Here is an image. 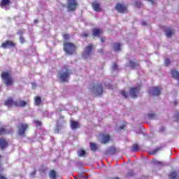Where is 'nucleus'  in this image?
I'll use <instances>...</instances> for the list:
<instances>
[{
	"label": "nucleus",
	"mask_w": 179,
	"mask_h": 179,
	"mask_svg": "<svg viewBox=\"0 0 179 179\" xmlns=\"http://www.w3.org/2000/svg\"><path fill=\"white\" fill-rule=\"evenodd\" d=\"M76 50V47H75V45L73 43H66L64 45V50L69 55H72V54L75 52Z\"/></svg>",
	"instance_id": "nucleus-3"
},
{
	"label": "nucleus",
	"mask_w": 179,
	"mask_h": 179,
	"mask_svg": "<svg viewBox=\"0 0 179 179\" xmlns=\"http://www.w3.org/2000/svg\"><path fill=\"white\" fill-rule=\"evenodd\" d=\"M34 122L36 124V127H41V122L38 120H34Z\"/></svg>",
	"instance_id": "nucleus-37"
},
{
	"label": "nucleus",
	"mask_w": 179,
	"mask_h": 179,
	"mask_svg": "<svg viewBox=\"0 0 179 179\" xmlns=\"http://www.w3.org/2000/svg\"><path fill=\"white\" fill-rule=\"evenodd\" d=\"M27 124L24 123H20L18 125V135H24V133L26 132V129L28 128Z\"/></svg>",
	"instance_id": "nucleus-7"
},
{
	"label": "nucleus",
	"mask_w": 179,
	"mask_h": 179,
	"mask_svg": "<svg viewBox=\"0 0 179 179\" xmlns=\"http://www.w3.org/2000/svg\"><path fill=\"white\" fill-rule=\"evenodd\" d=\"M92 8L95 12H100L101 10V8L100 7V4L97 2L92 3Z\"/></svg>",
	"instance_id": "nucleus-18"
},
{
	"label": "nucleus",
	"mask_w": 179,
	"mask_h": 179,
	"mask_svg": "<svg viewBox=\"0 0 179 179\" xmlns=\"http://www.w3.org/2000/svg\"><path fill=\"white\" fill-rule=\"evenodd\" d=\"M15 107H25L27 102L22 100H17L14 103Z\"/></svg>",
	"instance_id": "nucleus-15"
},
{
	"label": "nucleus",
	"mask_w": 179,
	"mask_h": 179,
	"mask_svg": "<svg viewBox=\"0 0 179 179\" xmlns=\"http://www.w3.org/2000/svg\"><path fill=\"white\" fill-rule=\"evenodd\" d=\"M148 118H150V120H153V118H155V114L149 113Z\"/></svg>",
	"instance_id": "nucleus-39"
},
{
	"label": "nucleus",
	"mask_w": 179,
	"mask_h": 179,
	"mask_svg": "<svg viewBox=\"0 0 179 179\" xmlns=\"http://www.w3.org/2000/svg\"><path fill=\"white\" fill-rule=\"evenodd\" d=\"M159 150H162V148H157L155 150L150 151V155H156Z\"/></svg>",
	"instance_id": "nucleus-32"
},
{
	"label": "nucleus",
	"mask_w": 179,
	"mask_h": 179,
	"mask_svg": "<svg viewBox=\"0 0 179 179\" xmlns=\"http://www.w3.org/2000/svg\"><path fill=\"white\" fill-rule=\"evenodd\" d=\"M4 105L6 107H11V106H15V101L12 98H9L5 101Z\"/></svg>",
	"instance_id": "nucleus-17"
},
{
	"label": "nucleus",
	"mask_w": 179,
	"mask_h": 179,
	"mask_svg": "<svg viewBox=\"0 0 179 179\" xmlns=\"http://www.w3.org/2000/svg\"><path fill=\"white\" fill-rule=\"evenodd\" d=\"M37 22H38V20H34V23H37Z\"/></svg>",
	"instance_id": "nucleus-51"
},
{
	"label": "nucleus",
	"mask_w": 179,
	"mask_h": 179,
	"mask_svg": "<svg viewBox=\"0 0 179 179\" xmlns=\"http://www.w3.org/2000/svg\"><path fill=\"white\" fill-rule=\"evenodd\" d=\"M124 127H125L124 125H122V126L120 127V129H124Z\"/></svg>",
	"instance_id": "nucleus-49"
},
{
	"label": "nucleus",
	"mask_w": 179,
	"mask_h": 179,
	"mask_svg": "<svg viewBox=\"0 0 179 179\" xmlns=\"http://www.w3.org/2000/svg\"><path fill=\"white\" fill-rule=\"evenodd\" d=\"M17 34H18L20 36H23L24 34V29H20L17 32Z\"/></svg>",
	"instance_id": "nucleus-36"
},
{
	"label": "nucleus",
	"mask_w": 179,
	"mask_h": 179,
	"mask_svg": "<svg viewBox=\"0 0 179 179\" xmlns=\"http://www.w3.org/2000/svg\"><path fill=\"white\" fill-rule=\"evenodd\" d=\"M112 71L113 72H117L118 71V66H117L116 63H114L112 66Z\"/></svg>",
	"instance_id": "nucleus-33"
},
{
	"label": "nucleus",
	"mask_w": 179,
	"mask_h": 179,
	"mask_svg": "<svg viewBox=\"0 0 179 179\" xmlns=\"http://www.w3.org/2000/svg\"><path fill=\"white\" fill-rule=\"evenodd\" d=\"M154 164H159L160 162L159 161L154 160L153 161Z\"/></svg>",
	"instance_id": "nucleus-44"
},
{
	"label": "nucleus",
	"mask_w": 179,
	"mask_h": 179,
	"mask_svg": "<svg viewBox=\"0 0 179 179\" xmlns=\"http://www.w3.org/2000/svg\"><path fill=\"white\" fill-rule=\"evenodd\" d=\"M162 90L159 87H152L149 90V93L152 96H159L161 93Z\"/></svg>",
	"instance_id": "nucleus-9"
},
{
	"label": "nucleus",
	"mask_w": 179,
	"mask_h": 179,
	"mask_svg": "<svg viewBox=\"0 0 179 179\" xmlns=\"http://www.w3.org/2000/svg\"><path fill=\"white\" fill-rule=\"evenodd\" d=\"M1 1H9V0H1Z\"/></svg>",
	"instance_id": "nucleus-54"
},
{
	"label": "nucleus",
	"mask_w": 179,
	"mask_h": 179,
	"mask_svg": "<svg viewBox=\"0 0 179 179\" xmlns=\"http://www.w3.org/2000/svg\"><path fill=\"white\" fill-rule=\"evenodd\" d=\"M69 1H75V0H69Z\"/></svg>",
	"instance_id": "nucleus-55"
},
{
	"label": "nucleus",
	"mask_w": 179,
	"mask_h": 179,
	"mask_svg": "<svg viewBox=\"0 0 179 179\" xmlns=\"http://www.w3.org/2000/svg\"><path fill=\"white\" fill-rule=\"evenodd\" d=\"M165 64L166 65V66H169V65H170V59H166L165 60Z\"/></svg>",
	"instance_id": "nucleus-41"
},
{
	"label": "nucleus",
	"mask_w": 179,
	"mask_h": 179,
	"mask_svg": "<svg viewBox=\"0 0 179 179\" xmlns=\"http://www.w3.org/2000/svg\"><path fill=\"white\" fill-rule=\"evenodd\" d=\"M24 38H23V36H20V43H21V44H23V43H24Z\"/></svg>",
	"instance_id": "nucleus-38"
},
{
	"label": "nucleus",
	"mask_w": 179,
	"mask_h": 179,
	"mask_svg": "<svg viewBox=\"0 0 179 179\" xmlns=\"http://www.w3.org/2000/svg\"><path fill=\"white\" fill-rule=\"evenodd\" d=\"M78 8V3L76 1H69L67 3V10L68 12H72Z\"/></svg>",
	"instance_id": "nucleus-6"
},
{
	"label": "nucleus",
	"mask_w": 179,
	"mask_h": 179,
	"mask_svg": "<svg viewBox=\"0 0 179 179\" xmlns=\"http://www.w3.org/2000/svg\"><path fill=\"white\" fill-rule=\"evenodd\" d=\"M92 50L93 46L91 44L87 46L83 52V58H84V59H87V58H90V55H92Z\"/></svg>",
	"instance_id": "nucleus-4"
},
{
	"label": "nucleus",
	"mask_w": 179,
	"mask_h": 179,
	"mask_svg": "<svg viewBox=\"0 0 179 179\" xmlns=\"http://www.w3.org/2000/svg\"><path fill=\"white\" fill-rule=\"evenodd\" d=\"M36 176V171L31 173V177H34Z\"/></svg>",
	"instance_id": "nucleus-45"
},
{
	"label": "nucleus",
	"mask_w": 179,
	"mask_h": 179,
	"mask_svg": "<svg viewBox=\"0 0 179 179\" xmlns=\"http://www.w3.org/2000/svg\"><path fill=\"white\" fill-rule=\"evenodd\" d=\"M0 179H6V178L3 176L0 175Z\"/></svg>",
	"instance_id": "nucleus-47"
},
{
	"label": "nucleus",
	"mask_w": 179,
	"mask_h": 179,
	"mask_svg": "<svg viewBox=\"0 0 179 179\" xmlns=\"http://www.w3.org/2000/svg\"><path fill=\"white\" fill-rule=\"evenodd\" d=\"M175 118L176 119V121H179V113H177L175 115Z\"/></svg>",
	"instance_id": "nucleus-42"
},
{
	"label": "nucleus",
	"mask_w": 179,
	"mask_h": 179,
	"mask_svg": "<svg viewBox=\"0 0 179 179\" xmlns=\"http://www.w3.org/2000/svg\"><path fill=\"white\" fill-rule=\"evenodd\" d=\"M69 76H71V71L68 68L64 67L59 73V78L61 82H66L69 79Z\"/></svg>",
	"instance_id": "nucleus-1"
},
{
	"label": "nucleus",
	"mask_w": 179,
	"mask_h": 179,
	"mask_svg": "<svg viewBox=\"0 0 179 179\" xmlns=\"http://www.w3.org/2000/svg\"><path fill=\"white\" fill-rule=\"evenodd\" d=\"M86 155V152L83 150H80L78 152V157H82L83 156H85Z\"/></svg>",
	"instance_id": "nucleus-29"
},
{
	"label": "nucleus",
	"mask_w": 179,
	"mask_h": 179,
	"mask_svg": "<svg viewBox=\"0 0 179 179\" xmlns=\"http://www.w3.org/2000/svg\"><path fill=\"white\" fill-rule=\"evenodd\" d=\"M150 2H151V3H152V4H153L155 1H151Z\"/></svg>",
	"instance_id": "nucleus-53"
},
{
	"label": "nucleus",
	"mask_w": 179,
	"mask_h": 179,
	"mask_svg": "<svg viewBox=\"0 0 179 179\" xmlns=\"http://www.w3.org/2000/svg\"><path fill=\"white\" fill-rule=\"evenodd\" d=\"M70 125L71 129H77L78 127L79 126V122L73 120L70 121Z\"/></svg>",
	"instance_id": "nucleus-20"
},
{
	"label": "nucleus",
	"mask_w": 179,
	"mask_h": 179,
	"mask_svg": "<svg viewBox=\"0 0 179 179\" xmlns=\"http://www.w3.org/2000/svg\"><path fill=\"white\" fill-rule=\"evenodd\" d=\"M101 43H104V39L103 38H101Z\"/></svg>",
	"instance_id": "nucleus-50"
},
{
	"label": "nucleus",
	"mask_w": 179,
	"mask_h": 179,
	"mask_svg": "<svg viewBox=\"0 0 179 179\" xmlns=\"http://www.w3.org/2000/svg\"><path fill=\"white\" fill-rule=\"evenodd\" d=\"M115 9L118 13H128V6L125 4L117 3Z\"/></svg>",
	"instance_id": "nucleus-5"
},
{
	"label": "nucleus",
	"mask_w": 179,
	"mask_h": 179,
	"mask_svg": "<svg viewBox=\"0 0 179 179\" xmlns=\"http://www.w3.org/2000/svg\"><path fill=\"white\" fill-rule=\"evenodd\" d=\"M41 104V98L39 96L35 97V106H40Z\"/></svg>",
	"instance_id": "nucleus-28"
},
{
	"label": "nucleus",
	"mask_w": 179,
	"mask_h": 179,
	"mask_svg": "<svg viewBox=\"0 0 179 179\" xmlns=\"http://www.w3.org/2000/svg\"><path fill=\"white\" fill-rule=\"evenodd\" d=\"M128 177H132L134 176V171H130L128 174H127Z\"/></svg>",
	"instance_id": "nucleus-40"
},
{
	"label": "nucleus",
	"mask_w": 179,
	"mask_h": 179,
	"mask_svg": "<svg viewBox=\"0 0 179 179\" xmlns=\"http://www.w3.org/2000/svg\"><path fill=\"white\" fill-rule=\"evenodd\" d=\"M115 153V148L110 147L107 150V155H114Z\"/></svg>",
	"instance_id": "nucleus-23"
},
{
	"label": "nucleus",
	"mask_w": 179,
	"mask_h": 179,
	"mask_svg": "<svg viewBox=\"0 0 179 179\" xmlns=\"http://www.w3.org/2000/svg\"><path fill=\"white\" fill-rule=\"evenodd\" d=\"M49 176L50 179H55L57 178V173L55 172V171H51L49 173Z\"/></svg>",
	"instance_id": "nucleus-24"
},
{
	"label": "nucleus",
	"mask_w": 179,
	"mask_h": 179,
	"mask_svg": "<svg viewBox=\"0 0 179 179\" xmlns=\"http://www.w3.org/2000/svg\"><path fill=\"white\" fill-rule=\"evenodd\" d=\"M92 92H94V93L96 94L98 96H101V94H103V85H97L93 87Z\"/></svg>",
	"instance_id": "nucleus-10"
},
{
	"label": "nucleus",
	"mask_w": 179,
	"mask_h": 179,
	"mask_svg": "<svg viewBox=\"0 0 179 179\" xmlns=\"http://www.w3.org/2000/svg\"><path fill=\"white\" fill-rule=\"evenodd\" d=\"M141 24H142V26H146V22L143 21V22H141Z\"/></svg>",
	"instance_id": "nucleus-46"
},
{
	"label": "nucleus",
	"mask_w": 179,
	"mask_h": 179,
	"mask_svg": "<svg viewBox=\"0 0 179 179\" xmlns=\"http://www.w3.org/2000/svg\"><path fill=\"white\" fill-rule=\"evenodd\" d=\"M13 130L10 127L0 128V136L12 134Z\"/></svg>",
	"instance_id": "nucleus-12"
},
{
	"label": "nucleus",
	"mask_w": 179,
	"mask_h": 179,
	"mask_svg": "<svg viewBox=\"0 0 179 179\" xmlns=\"http://www.w3.org/2000/svg\"><path fill=\"white\" fill-rule=\"evenodd\" d=\"M64 40H68V39H69V36L68 34H65V35H64Z\"/></svg>",
	"instance_id": "nucleus-43"
},
{
	"label": "nucleus",
	"mask_w": 179,
	"mask_h": 179,
	"mask_svg": "<svg viewBox=\"0 0 179 179\" xmlns=\"http://www.w3.org/2000/svg\"><path fill=\"white\" fill-rule=\"evenodd\" d=\"M140 91L141 88L139 87H132L129 90V94L133 99H136V97L138 96L137 94L138 93H139Z\"/></svg>",
	"instance_id": "nucleus-8"
},
{
	"label": "nucleus",
	"mask_w": 179,
	"mask_h": 179,
	"mask_svg": "<svg viewBox=\"0 0 179 179\" xmlns=\"http://www.w3.org/2000/svg\"><path fill=\"white\" fill-rule=\"evenodd\" d=\"M100 33H101V31L99 29L94 28L93 29V36L94 37H98V36H100Z\"/></svg>",
	"instance_id": "nucleus-22"
},
{
	"label": "nucleus",
	"mask_w": 179,
	"mask_h": 179,
	"mask_svg": "<svg viewBox=\"0 0 179 179\" xmlns=\"http://www.w3.org/2000/svg\"><path fill=\"white\" fill-rule=\"evenodd\" d=\"M165 129H166V128H164V127L161 128V131H164Z\"/></svg>",
	"instance_id": "nucleus-52"
},
{
	"label": "nucleus",
	"mask_w": 179,
	"mask_h": 179,
	"mask_svg": "<svg viewBox=\"0 0 179 179\" xmlns=\"http://www.w3.org/2000/svg\"><path fill=\"white\" fill-rule=\"evenodd\" d=\"M8 143L6 140L3 138H0V149L1 150H5L8 146Z\"/></svg>",
	"instance_id": "nucleus-13"
},
{
	"label": "nucleus",
	"mask_w": 179,
	"mask_h": 179,
	"mask_svg": "<svg viewBox=\"0 0 179 179\" xmlns=\"http://www.w3.org/2000/svg\"><path fill=\"white\" fill-rule=\"evenodd\" d=\"M1 79H3L7 86H10L13 83V78H12V76L8 72H3L1 73Z\"/></svg>",
	"instance_id": "nucleus-2"
},
{
	"label": "nucleus",
	"mask_w": 179,
	"mask_h": 179,
	"mask_svg": "<svg viewBox=\"0 0 179 179\" xmlns=\"http://www.w3.org/2000/svg\"><path fill=\"white\" fill-rule=\"evenodd\" d=\"M16 44L10 41H6L1 44L2 48H12Z\"/></svg>",
	"instance_id": "nucleus-11"
},
{
	"label": "nucleus",
	"mask_w": 179,
	"mask_h": 179,
	"mask_svg": "<svg viewBox=\"0 0 179 179\" xmlns=\"http://www.w3.org/2000/svg\"><path fill=\"white\" fill-rule=\"evenodd\" d=\"M120 94L123 97H124V99H128V96H129V94L127 93L124 90H122Z\"/></svg>",
	"instance_id": "nucleus-34"
},
{
	"label": "nucleus",
	"mask_w": 179,
	"mask_h": 179,
	"mask_svg": "<svg viewBox=\"0 0 179 179\" xmlns=\"http://www.w3.org/2000/svg\"><path fill=\"white\" fill-rule=\"evenodd\" d=\"M129 66H130V68H131V69H138L139 64L136 63L132 60H130Z\"/></svg>",
	"instance_id": "nucleus-16"
},
{
	"label": "nucleus",
	"mask_w": 179,
	"mask_h": 179,
	"mask_svg": "<svg viewBox=\"0 0 179 179\" xmlns=\"http://www.w3.org/2000/svg\"><path fill=\"white\" fill-rule=\"evenodd\" d=\"M113 48L115 51H120L121 50V44L119 43L113 44Z\"/></svg>",
	"instance_id": "nucleus-27"
},
{
	"label": "nucleus",
	"mask_w": 179,
	"mask_h": 179,
	"mask_svg": "<svg viewBox=\"0 0 179 179\" xmlns=\"http://www.w3.org/2000/svg\"><path fill=\"white\" fill-rule=\"evenodd\" d=\"M110 136L109 135H102V138L101 139V142L102 143H107V142H108V141H110Z\"/></svg>",
	"instance_id": "nucleus-21"
},
{
	"label": "nucleus",
	"mask_w": 179,
	"mask_h": 179,
	"mask_svg": "<svg viewBox=\"0 0 179 179\" xmlns=\"http://www.w3.org/2000/svg\"><path fill=\"white\" fill-rule=\"evenodd\" d=\"M65 123V120H64V117L61 116L59 120L57 122V128H59V127H62Z\"/></svg>",
	"instance_id": "nucleus-19"
},
{
	"label": "nucleus",
	"mask_w": 179,
	"mask_h": 179,
	"mask_svg": "<svg viewBox=\"0 0 179 179\" xmlns=\"http://www.w3.org/2000/svg\"><path fill=\"white\" fill-rule=\"evenodd\" d=\"M178 175L177 174V172H172L171 173V174L169 175V178L170 179H176L177 178V176Z\"/></svg>",
	"instance_id": "nucleus-30"
},
{
	"label": "nucleus",
	"mask_w": 179,
	"mask_h": 179,
	"mask_svg": "<svg viewBox=\"0 0 179 179\" xmlns=\"http://www.w3.org/2000/svg\"><path fill=\"white\" fill-rule=\"evenodd\" d=\"M87 34L85 33V34H83V37H87Z\"/></svg>",
	"instance_id": "nucleus-48"
},
{
	"label": "nucleus",
	"mask_w": 179,
	"mask_h": 179,
	"mask_svg": "<svg viewBox=\"0 0 179 179\" xmlns=\"http://www.w3.org/2000/svg\"><path fill=\"white\" fill-rule=\"evenodd\" d=\"M90 146L91 148V150H92V152H96V150H97V145L94 143H90Z\"/></svg>",
	"instance_id": "nucleus-25"
},
{
	"label": "nucleus",
	"mask_w": 179,
	"mask_h": 179,
	"mask_svg": "<svg viewBox=\"0 0 179 179\" xmlns=\"http://www.w3.org/2000/svg\"><path fill=\"white\" fill-rule=\"evenodd\" d=\"M138 150H139V146L138 144L133 145L131 152H138Z\"/></svg>",
	"instance_id": "nucleus-31"
},
{
	"label": "nucleus",
	"mask_w": 179,
	"mask_h": 179,
	"mask_svg": "<svg viewBox=\"0 0 179 179\" xmlns=\"http://www.w3.org/2000/svg\"><path fill=\"white\" fill-rule=\"evenodd\" d=\"M165 32L166 37H170L173 34V31L170 28L166 29Z\"/></svg>",
	"instance_id": "nucleus-26"
},
{
	"label": "nucleus",
	"mask_w": 179,
	"mask_h": 179,
	"mask_svg": "<svg viewBox=\"0 0 179 179\" xmlns=\"http://www.w3.org/2000/svg\"><path fill=\"white\" fill-rule=\"evenodd\" d=\"M11 3L12 2L10 1H1L0 3V6L2 8V9H9Z\"/></svg>",
	"instance_id": "nucleus-14"
},
{
	"label": "nucleus",
	"mask_w": 179,
	"mask_h": 179,
	"mask_svg": "<svg viewBox=\"0 0 179 179\" xmlns=\"http://www.w3.org/2000/svg\"><path fill=\"white\" fill-rule=\"evenodd\" d=\"M136 8H141L142 6V2L141 1H137L135 3Z\"/></svg>",
	"instance_id": "nucleus-35"
}]
</instances>
